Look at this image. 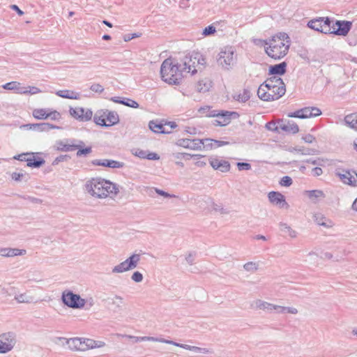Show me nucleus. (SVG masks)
Returning <instances> with one entry per match:
<instances>
[{
  "label": "nucleus",
  "instance_id": "obj_38",
  "mask_svg": "<svg viewBox=\"0 0 357 357\" xmlns=\"http://www.w3.org/2000/svg\"><path fill=\"white\" fill-rule=\"evenodd\" d=\"M344 121L348 126L357 130V112L347 115Z\"/></svg>",
  "mask_w": 357,
  "mask_h": 357
},
{
  "label": "nucleus",
  "instance_id": "obj_8",
  "mask_svg": "<svg viewBox=\"0 0 357 357\" xmlns=\"http://www.w3.org/2000/svg\"><path fill=\"white\" fill-rule=\"evenodd\" d=\"M331 18L319 17L308 22L307 26L324 34H329L331 29Z\"/></svg>",
  "mask_w": 357,
  "mask_h": 357
},
{
  "label": "nucleus",
  "instance_id": "obj_9",
  "mask_svg": "<svg viewBox=\"0 0 357 357\" xmlns=\"http://www.w3.org/2000/svg\"><path fill=\"white\" fill-rule=\"evenodd\" d=\"M331 29L329 34L346 36L351 29L352 23L345 20H331Z\"/></svg>",
  "mask_w": 357,
  "mask_h": 357
},
{
  "label": "nucleus",
  "instance_id": "obj_32",
  "mask_svg": "<svg viewBox=\"0 0 357 357\" xmlns=\"http://www.w3.org/2000/svg\"><path fill=\"white\" fill-rule=\"evenodd\" d=\"M279 228L284 236H289L291 238H294L297 236V232L286 223L280 222L279 224Z\"/></svg>",
  "mask_w": 357,
  "mask_h": 357
},
{
  "label": "nucleus",
  "instance_id": "obj_40",
  "mask_svg": "<svg viewBox=\"0 0 357 357\" xmlns=\"http://www.w3.org/2000/svg\"><path fill=\"white\" fill-rule=\"evenodd\" d=\"M76 144H80L81 146L78 147L77 149L78 150L76 155L77 157H80L82 155H86L87 154H89L92 151V149L91 146L82 148L84 145V142L81 140H77Z\"/></svg>",
  "mask_w": 357,
  "mask_h": 357
},
{
  "label": "nucleus",
  "instance_id": "obj_48",
  "mask_svg": "<svg viewBox=\"0 0 357 357\" xmlns=\"http://www.w3.org/2000/svg\"><path fill=\"white\" fill-rule=\"evenodd\" d=\"M250 98V91L247 89H244L242 93H240L238 95L237 100L245 102L247 100H248Z\"/></svg>",
  "mask_w": 357,
  "mask_h": 357
},
{
  "label": "nucleus",
  "instance_id": "obj_6",
  "mask_svg": "<svg viewBox=\"0 0 357 357\" xmlns=\"http://www.w3.org/2000/svg\"><path fill=\"white\" fill-rule=\"evenodd\" d=\"M236 61V54L233 47H225L218 54L217 62L225 70L232 68Z\"/></svg>",
  "mask_w": 357,
  "mask_h": 357
},
{
  "label": "nucleus",
  "instance_id": "obj_10",
  "mask_svg": "<svg viewBox=\"0 0 357 357\" xmlns=\"http://www.w3.org/2000/svg\"><path fill=\"white\" fill-rule=\"evenodd\" d=\"M321 114V111L317 107H305L294 112L289 113L288 117L307 119L317 117Z\"/></svg>",
  "mask_w": 357,
  "mask_h": 357
},
{
  "label": "nucleus",
  "instance_id": "obj_3",
  "mask_svg": "<svg viewBox=\"0 0 357 357\" xmlns=\"http://www.w3.org/2000/svg\"><path fill=\"white\" fill-rule=\"evenodd\" d=\"M184 72L186 70L183 68V63H178L172 58L166 59L160 67L162 79L171 84H179Z\"/></svg>",
  "mask_w": 357,
  "mask_h": 357
},
{
  "label": "nucleus",
  "instance_id": "obj_1",
  "mask_svg": "<svg viewBox=\"0 0 357 357\" xmlns=\"http://www.w3.org/2000/svg\"><path fill=\"white\" fill-rule=\"evenodd\" d=\"M265 52L268 56L279 60L284 57L289 51L291 40L286 33H279L268 41H265Z\"/></svg>",
  "mask_w": 357,
  "mask_h": 357
},
{
  "label": "nucleus",
  "instance_id": "obj_41",
  "mask_svg": "<svg viewBox=\"0 0 357 357\" xmlns=\"http://www.w3.org/2000/svg\"><path fill=\"white\" fill-rule=\"evenodd\" d=\"M15 299L19 303H31L33 301V296H29L25 293L15 296Z\"/></svg>",
  "mask_w": 357,
  "mask_h": 357
},
{
  "label": "nucleus",
  "instance_id": "obj_26",
  "mask_svg": "<svg viewBox=\"0 0 357 357\" xmlns=\"http://www.w3.org/2000/svg\"><path fill=\"white\" fill-rule=\"evenodd\" d=\"M26 253L25 250H20L17 248H1L0 249V256L2 257H15V256H19V255H23Z\"/></svg>",
  "mask_w": 357,
  "mask_h": 357
},
{
  "label": "nucleus",
  "instance_id": "obj_36",
  "mask_svg": "<svg viewBox=\"0 0 357 357\" xmlns=\"http://www.w3.org/2000/svg\"><path fill=\"white\" fill-rule=\"evenodd\" d=\"M306 193L309 199L314 203H317L321 198H324L325 195L322 190H313L306 191Z\"/></svg>",
  "mask_w": 357,
  "mask_h": 357
},
{
  "label": "nucleus",
  "instance_id": "obj_46",
  "mask_svg": "<svg viewBox=\"0 0 357 357\" xmlns=\"http://www.w3.org/2000/svg\"><path fill=\"white\" fill-rule=\"evenodd\" d=\"M266 128L268 130H271L276 132H280V121L278 122H268L266 124Z\"/></svg>",
  "mask_w": 357,
  "mask_h": 357
},
{
  "label": "nucleus",
  "instance_id": "obj_43",
  "mask_svg": "<svg viewBox=\"0 0 357 357\" xmlns=\"http://www.w3.org/2000/svg\"><path fill=\"white\" fill-rule=\"evenodd\" d=\"M262 84H267L268 86H266V88H269L268 86H275V85H278V84H283V81L282 79L280 78V77H271L269 79H268L266 81H265Z\"/></svg>",
  "mask_w": 357,
  "mask_h": 357
},
{
  "label": "nucleus",
  "instance_id": "obj_18",
  "mask_svg": "<svg viewBox=\"0 0 357 357\" xmlns=\"http://www.w3.org/2000/svg\"><path fill=\"white\" fill-rule=\"evenodd\" d=\"M268 199L272 204L278 206L280 208H287L288 204L285 201L284 196L278 192L272 191L268 195Z\"/></svg>",
  "mask_w": 357,
  "mask_h": 357
},
{
  "label": "nucleus",
  "instance_id": "obj_14",
  "mask_svg": "<svg viewBox=\"0 0 357 357\" xmlns=\"http://www.w3.org/2000/svg\"><path fill=\"white\" fill-rule=\"evenodd\" d=\"M70 114L75 119L82 121H89L93 116V112L90 109H84L83 107L70 108Z\"/></svg>",
  "mask_w": 357,
  "mask_h": 357
},
{
  "label": "nucleus",
  "instance_id": "obj_21",
  "mask_svg": "<svg viewBox=\"0 0 357 357\" xmlns=\"http://www.w3.org/2000/svg\"><path fill=\"white\" fill-rule=\"evenodd\" d=\"M168 344H172L178 347H181L183 349H185L186 350L192 351L196 353H203V354H212L213 351L207 348H202L196 346H191L188 344H181L176 342H174L173 340H169Z\"/></svg>",
  "mask_w": 357,
  "mask_h": 357
},
{
  "label": "nucleus",
  "instance_id": "obj_49",
  "mask_svg": "<svg viewBox=\"0 0 357 357\" xmlns=\"http://www.w3.org/2000/svg\"><path fill=\"white\" fill-rule=\"evenodd\" d=\"M243 268L247 271L254 272L257 270L258 265L255 262L250 261L245 264Z\"/></svg>",
  "mask_w": 357,
  "mask_h": 357
},
{
  "label": "nucleus",
  "instance_id": "obj_25",
  "mask_svg": "<svg viewBox=\"0 0 357 357\" xmlns=\"http://www.w3.org/2000/svg\"><path fill=\"white\" fill-rule=\"evenodd\" d=\"M123 337H126L128 339L133 340L135 342H139L142 341H151V342H158L161 343H165L168 344L169 340H166L164 338H158L155 337H150V336H143V337H137L130 335H121Z\"/></svg>",
  "mask_w": 357,
  "mask_h": 357
},
{
  "label": "nucleus",
  "instance_id": "obj_61",
  "mask_svg": "<svg viewBox=\"0 0 357 357\" xmlns=\"http://www.w3.org/2000/svg\"><path fill=\"white\" fill-rule=\"evenodd\" d=\"M213 208L215 211H219L221 214H227L229 213L227 211V209L224 208L223 207H222L221 206H220L217 204H213Z\"/></svg>",
  "mask_w": 357,
  "mask_h": 357
},
{
  "label": "nucleus",
  "instance_id": "obj_62",
  "mask_svg": "<svg viewBox=\"0 0 357 357\" xmlns=\"http://www.w3.org/2000/svg\"><path fill=\"white\" fill-rule=\"evenodd\" d=\"M155 191L156 192L157 194H158L159 195H161L164 197L170 198V197H175L173 195H170L168 192H165V191L158 189V188H155Z\"/></svg>",
  "mask_w": 357,
  "mask_h": 357
},
{
  "label": "nucleus",
  "instance_id": "obj_44",
  "mask_svg": "<svg viewBox=\"0 0 357 357\" xmlns=\"http://www.w3.org/2000/svg\"><path fill=\"white\" fill-rule=\"evenodd\" d=\"M193 59H197V65L199 66V68H204L206 66V59L199 52H195Z\"/></svg>",
  "mask_w": 357,
  "mask_h": 357
},
{
  "label": "nucleus",
  "instance_id": "obj_37",
  "mask_svg": "<svg viewBox=\"0 0 357 357\" xmlns=\"http://www.w3.org/2000/svg\"><path fill=\"white\" fill-rule=\"evenodd\" d=\"M125 261H126L129 269L132 270L137 266V264H138L139 261H140V255L132 254Z\"/></svg>",
  "mask_w": 357,
  "mask_h": 357
},
{
  "label": "nucleus",
  "instance_id": "obj_11",
  "mask_svg": "<svg viewBox=\"0 0 357 357\" xmlns=\"http://www.w3.org/2000/svg\"><path fill=\"white\" fill-rule=\"evenodd\" d=\"M206 115L208 117H217L218 119L215 120L214 124L220 126H225L229 124L232 116L237 117L238 116V113L235 112L222 111L217 113L215 110H213Z\"/></svg>",
  "mask_w": 357,
  "mask_h": 357
},
{
  "label": "nucleus",
  "instance_id": "obj_4",
  "mask_svg": "<svg viewBox=\"0 0 357 357\" xmlns=\"http://www.w3.org/2000/svg\"><path fill=\"white\" fill-rule=\"evenodd\" d=\"M267 84H261L257 90L258 97L264 101H273L278 100L284 95L286 89L284 83L283 84H278L275 86H269L266 88Z\"/></svg>",
  "mask_w": 357,
  "mask_h": 357
},
{
  "label": "nucleus",
  "instance_id": "obj_51",
  "mask_svg": "<svg viewBox=\"0 0 357 357\" xmlns=\"http://www.w3.org/2000/svg\"><path fill=\"white\" fill-rule=\"evenodd\" d=\"M206 142H208L214 144V148H218L220 146H222L224 145L228 144L229 142H224V141H219L215 139H206Z\"/></svg>",
  "mask_w": 357,
  "mask_h": 357
},
{
  "label": "nucleus",
  "instance_id": "obj_53",
  "mask_svg": "<svg viewBox=\"0 0 357 357\" xmlns=\"http://www.w3.org/2000/svg\"><path fill=\"white\" fill-rule=\"evenodd\" d=\"M20 83L17 82H10L3 85V88L6 90H13L18 88Z\"/></svg>",
  "mask_w": 357,
  "mask_h": 357
},
{
  "label": "nucleus",
  "instance_id": "obj_63",
  "mask_svg": "<svg viewBox=\"0 0 357 357\" xmlns=\"http://www.w3.org/2000/svg\"><path fill=\"white\" fill-rule=\"evenodd\" d=\"M302 139L305 142L309 144L312 143L315 140V137L310 134L306 135L305 136L303 137Z\"/></svg>",
  "mask_w": 357,
  "mask_h": 357
},
{
  "label": "nucleus",
  "instance_id": "obj_12",
  "mask_svg": "<svg viewBox=\"0 0 357 357\" xmlns=\"http://www.w3.org/2000/svg\"><path fill=\"white\" fill-rule=\"evenodd\" d=\"M15 344V337L13 333H6L0 335V354L10 351Z\"/></svg>",
  "mask_w": 357,
  "mask_h": 357
},
{
  "label": "nucleus",
  "instance_id": "obj_15",
  "mask_svg": "<svg viewBox=\"0 0 357 357\" xmlns=\"http://www.w3.org/2000/svg\"><path fill=\"white\" fill-rule=\"evenodd\" d=\"M336 174L343 183L352 186H357V174L354 171L343 169L342 172H337Z\"/></svg>",
  "mask_w": 357,
  "mask_h": 357
},
{
  "label": "nucleus",
  "instance_id": "obj_2",
  "mask_svg": "<svg viewBox=\"0 0 357 357\" xmlns=\"http://www.w3.org/2000/svg\"><path fill=\"white\" fill-rule=\"evenodd\" d=\"M86 190L93 197L105 198L109 195H114L119 192V185L104 178H92L85 184Z\"/></svg>",
  "mask_w": 357,
  "mask_h": 357
},
{
  "label": "nucleus",
  "instance_id": "obj_56",
  "mask_svg": "<svg viewBox=\"0 0 357 357\" xmlns=\"http://www.w3.org/2000/svg\"><path fill=\"white\" fill-rule=\"evenodd\" d=\"M90 89L92 91L96 92V93H102L104 91L103 86L102 85H100V84H98V83L93 84L91 86Z\"/></svg>",
  "mask_w": 357,
  "mask_h": 357
},
{
  "label": "nucleus",
  "instance_id": "obj_7",
  "mask_svg": "<svg viewBox=\"0 0 357 357\" xmlns=\"http://www.w3.org/2000/svg\"><path fill=\"white\" fill-rule=\"evenodd\" d=\"M61 301L65 305L73 309L83 308L86 304V301L79 294L68 289L62 292Z\"/></svg>",
  "mask_w": 357,
  "mask_h": 357
},
{
  "label": "nucleus",
  "instance_id": "obj_34",
  "mask_svg": "<svg viewBox=\"0 0 357 357\" xmlns=\"http://www.w3.org/2000/svg\"><path fill=\"white\" fill-rule=\"evenodd\" d=\"M27 166L33 168H39L45 162V160L42 158H36L33 153L29 155Z\"/></svg>",
  "mask_w": 357,
  "mask_h": 357
},
{
  "label": "nucleus",
  "instance_id": "obj_30",
  "mask_svg": "<svg viewBox=\"0 0 357 357\" xmlns=\"http://www.w3.org/2000/svg\"><path fill=\"white\" fill-rule=\"evenodd\" d=\"M287 71V63L282 62L278 64L271 66L269 67L268 73L269 75H282Z\"/></svg>",
  "mask_w": 357,
  "mask_h": 357
},
{
  "label": "nucleus",
  "instance_id": "obj_28",
  "mask_svg": "<svg viewBox=\"0 0 357 357\" xmlns=\"http://www.w3.org/2000/svg\"><path fill=\"white\" fill-rule=\"evenodd\" d=\"M111 100L114 102L119 103L132 108H138L139 107V104L136 101L126 98L114 96L111 98Z\"/></svg>",
  "mask_w": 357,
  "mask_h": 357
},
{
  "label": "nucleus",
  "instance_id": "obj_47",
  "mask_svg": "<svg viewBox=\"0 0 357 357\" xmlns=\"http://www.w3.org/2000/svg\"><path fill=\"white\" fill-rule=\"evenodd\" d=\"M209 87L210 84L202 80L198 82L197 89L199 92H206L209 90Z\"/></svg>",
  "mask_w": 357,
  "mask_h": 357
},
{
  "label": "nucleus",
  "instance_id": "obj_24",
  "mask_svg": "<svg viewBox=\"0 0 357 357\" xmlns=\"http://www.w3.org/2000/svg\"><path fill=\"white\" fill-rule=\"evenodd\" d=\"M280 130L288 133L296 134L299 131L298 125L291 121H280Z\"/></svg>",
  "mask_w": 357,
  "mask_h": 357
},
{
  "label": "nucleus",
  "instance_id": "obj_13",
  "mask_svg": "<svg viewBox=\"0 0 357 357\" xmlns=\"http://www.w3.org/2000/svg\"><path fill=\"white\" fill-rule=\"evenodd\" d=\"M65 341V343L68 345V347L72 351H85L84 338L74 337L66 339V337H56L54 342L58 344L59 342Z\"/></svg>",
  "mask_w": 357,
  "mask_h": 357
},
{
  "label": "nucleus",
  "instance_id": "obj_57",
  "mask_svg": "<svg viewBox=\"0 0 357 357\" xmlns=\"http://www.w3.org/2000/svg\"><path fill=\"white\" fill-rule=\"evenodd\" d=\"M215 31L216 30L215 26H213V25H209L203 30V35L209 36L214 33Z\"/></svg>",
  "mask_w": 357,
  "mask_h": 357
},
{
  "label": "nucleus",
  "instance_id": "obj_33",
  "mask_svg": "<svg viewBox=\"0 0 357 357\" xmlns=\"http://www.w3.org/2000/svg\"><path fill=\"white\" fill-rule=\"evenodd\" d=\"M273 312H275L278 314L289 313L296 314L298 313V310L293 307H284L273 304Z\"/></svg>",
  "mask_w": 357,
  "mask_h": 357
},
{
  "label": "nucleus",
  "instance_id": "obj_42",
  "mask_svg": "<svg viewBox=\"0 0 357 357\" xmlns=\"http://www.w3.org/2000/svg\"><path fill=\"white\" fill-rule=\"evenodd\" d=\"M128 271H130L129 268L128 267V265L126 262V261H123V262L120 263L119 264L115 266L112 268V273H121L123 272H126Z\"/></svg>",
  "mask_w": 357,
  "mask_h": 357
},
{
  "label": "nucleus",
  "instance_id": "obj_59",
  "mask_svg": "<svg viewBox=\"0 0 357 357\" xmlns=\"http://www.w3.org/2000/svg\"><path fill=\"white\" fill-rule=\"evenodd\" d=\"M85 351L93 349L94 340L92 339L84 338Z\"/></svg>",
  "mask_w": 357,
  "mask_h": 357
},
{
  "label": "nucleus",
  "instance_id": "obj_17",
  "mask_svg": "<svg viewBox=\"0 0 357 357\" xmlns=\"http://www.w3.org/2000/svg\"><path fill=\"white\" fill-rule=\"evenodd\" d=\"M76 139H67L66 142L59 141L56 142V149L60 151H73L81 146L80 144H76Z\"/></svg>",
  "mask_w": 357,
  "mask_h": 357
},
{
  "label": "nucleus",
  "instance_id": "obj_20",
  "mask_svg": "<svg viewBox=\"0 0 357 357\" xmlns=\"http://www.w3.org/2000/svg\"><path fill=\"white\" fill-rule=\"evenodd\" d=\"M195 53L193 52L191 55H186L183 61V68L185 69L186 73H191L192 75H195L197 73L195 65H197V59H194Z\"/></svg>",
  "mask_w": 357,
  "mask_h": 357
},
{
  "label": "nucleus",
  "instance_id": "obj_16",
  "mask_svg": "<svg viewBox=\"0 0 357 357\" xmlns=\"http://www.w3.org/2000/svg\"><path fill=\"white\" fill-rule=\"evenodd\" d=\"M176 144L185 149L199 150L202 146L203 142L199 139H179L176 142Z\"/></svg>",
  "mask_w": 357,
  "mask_h": 357
},
{
  "label": "nucleus",
  "instance_id": "obj_64",
  "mask_svg": "<svg viewBox=\"0 0 357 357\" xmlns=\"http://www.w3.org/2000/svg\"><path fill=\"white\" fill-rule=\"evenodd\" d=\"M185 261L189 265H192L195 261V255L193 253H189L185 257Z\"/></svg>",
  "mask_w": 357,
  "mask_h": 357
},
{
  "label": "nucleus",
  "instance_id": "obj_19",
  "mask_svg": "<svg viewBox=\"0 0 357 357\" xmlns=\"http://www.w3.org/2000/svg\"><path fill=\"white\" fill-rule=\"evenodd\" d=\"M209 163L214 169L222 172H227L230 169V164L228 161L220 160L218 158H210Z\"/></svg>",
  "mask_w": 357,
  "mask_h": 357
},
{
  "label": "nucleus",
  "instance_id": "obj_23",
  "mask_svg": "<svg viewBox=\"0 0 357 357\" xmlns=\"http://www.w3.org/2000/svg\"><path fill=\"white\" fill-rule=\"evenodd\" d=\"M92 164L93 165L96 166H102L106 167H110V168H121L123 167V163L116 161L114 160H108V159H103V160H94L92 161Z\"/></svg>",
  "mask_w": 357,
  "mask_h": 357
},
{
  "label": "nucleus",
  "instance_id": "obj_45",
  "mask_svg": "<svg viewBox=\"0 0 357 357\" xmlns=\"http://www.w3.org/2000/svg\"><path fill=\"white\" fill-rule=\"evenodd\" d=\"M33 116L36 119H45L48 118V113L44 109H38L33 110Z\"/></svg>",
  "mask_w": 357,
  "mask_h": 357
},
{
  "label": "nucleus",
  "instance_id": "obj_54",
  "mask_svg": "<svg viewBox=\"0 0 357 357\" xmlns=\"http://www.w3.org/2000/svg\"><path fill=\"white\" fill-rule=\"evenodd\" d=\"M236 165L239 171L250 170L251 169V165L248 162H238Z\"/></svg>",
  "mask_w": 357,
  "mask_h": 357
},
{
  "label": "nucleus",
  "instance_id": "obj_31",
  "mask_svg": "<svg viewBox=\"0 0 357 357\" xmlns=\"http://www.w3.org/2000/svg\"><path fill=\"white\" fill-rule=\"evenodd\" d=\"M314 221L319 225L323 226L326 228H331L333 227V222L324 216L321 213H316L314 215Z\"/></svg>",
  "mask_w": 357,
  "mask_h": 357
},
{
  "label": "nucleus",
  "instance_id": "obj_55",
  "mask_svg": "<svg viewBox=\"0 0 357 357\" xmlns=\"http://www.w3.org/2000/svg\"><path fill=\"white\" fill-rule=\"evenodd\" d=\"M131 279L135 282H141L143 280V275L139 271H135L132 273Z\"/></svg>",
  "mask_w": 357,
  "mask_h": 357
},
{
  "label": "nucleus",
  "instance_id": "obj_50",
  "mask_svg": "<svg viewBox=\"0 0 357 357\" xmlns=\"http://www.w3.org/2000/svg\"><path fill=\"white\" fill-rule=\"evenodd\" d=\"M70 159L69 155H61L56 157L52 162L53 165H56L61 162H67Z\"/></svg>",
  "mask_w": 357,
  "mask_h": 357
},
{
  "label": "nucleus",
  "instance_id": "obj_39",
  "mask_svg": "<svg viewBox=\"0 0 357 357\" xmlns=\"http://www.w3.org/2000/svg\"><path fill=\"white\" fill-rule=\"evenodd\" d=\"M110 303L114 305V312H118L122 310L123 298L121 296L115 295L114 297L111 299Z\"/></svg>",
  "mask_w": 357,
  "mask_h": 357
},
{
  "label": "nucleus",
  "instance_id": "obj_29",
  "mask_svg": "<svg viewBox=\"0 0 357 357\" xmlns=\"http://www.w3.org/2000/svg\"><path fill=\"white\" fill-rule=\"evenodd\" d=\"M149 128L151 131L155 133L169 134L171 132V130H166L164 128V124L158 123L157 120L150 121L149 123Z\"/></svg>",
  "mask_w": 357,
  "mask_h": 357
},
{
  "label": "nucleus",
  "instance_id": "obj_60",
  "mask_svg": "<svg viewBox=\"0 0 357 357\" xmlns=\"http://www.w3.org/2000/svg\"><path fill=\"white\" fill-rule=\"evenodd\" d=\"M140 36H141V33H132V34L128 33V34L124 35L123 40L126 42H128V41L131 40L133 38L140 37Z\"/></svg>",
  "mask_w": 357,
  "mask_h": 357
},
{
  "label": "nucleus",
  "instance_id": "obj_27",
  "mask_svg": "<svg viewBox=\"0 0 357 357\" xmlns=\"http://www.w3.org/2000/svg\"><path fill=\"white\" fill-rule=\"evenodd\" d=\"M252 306L255 309L261 310L266 312H273V304L259 299L254 301V303L252 304Z\"/></svg>",
  "mask_w": 357,
  "mask_h": 357
},
{
  "label": "nucleus",
  "instance_id": "obj_58",
  "mask_svg": "<svg viewBox=\"0 0 357 357\" xmlns=\"http://www.w3.org/2000/svg\"><path fill=\"white\" fill-rule=\"evenodd\" d=\"M30 155V153H22V154H19V155H17L15 156H14V159L15 160H18L20 161H25L26 162H28V160H29V155Z\"/></svg>",
  "mask_w": 357,
  "mask_h": 357
},
{
  "label": "nucleus",
  "instance_id": "obj_52",
  "mask_svg": "<svg viewBox=\"0 0 357 357\" xmlns=\"http://www.w3.org/2000/svg\"><path fill=\"white\" fill-rule=\"evenodd\" d=\"M280 184L282 186L289 187L292 184V179L289 176H283L280 181Z\"/></svg>",
  "mask_w": 357,
  "mask_h": 357
},
{
  "label": "nucleus",
  "instance_id": "obj_35",
  "mask_svg": "<svg viewBox=\"0 0 357 357\" xmlns=\"http://www.w3.org/2000/svg\"><path fill=\"white\" fill-rule=\"evenodd\" d=\"M56 94L61 98L77 100L79 98V94L71 90H59L56 92Z\"/></svg>",
  "mask_w": 357,
  "mask_h": 357
},
{
  "label": "nucleus",
  "instance_id": "obj_22",
  "mask_svg": "<svg viewBox=\"0 0 357 357\" xmlns=\"http://www.w3.org/2000/svg\"><path fill=\"white\" fill-rule=\"evenodd\" d=\"M30 130L38 132H47L52 129H59L60 127L49 123H29L24 126Z\"/></svg>",
  "mask_w": 357,
  "mask_h": 357
},
{
  "label": "nucleus",
  "instance_id": "obj_5",
  "mask_svg": "<svg viewBox=\"0 0 357 357\" xmlns=\"http://www.w3.org/2000/svg\"><path fill=\"white\" fill-rule=\"evenodd\" d=\"M94 122L102 127H109L119 122V116L116 112L108 109H99L93 116Z\"/></svg>",
  "mask_w": 357,
  "mask_h": 357
}]
</instances>
